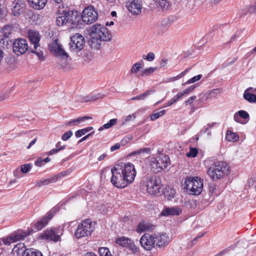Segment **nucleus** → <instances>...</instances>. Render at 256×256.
Segmentation results:
<instances>
[{
  "label": "nucleus",
  "mask_w": 256,
  "mask_h": 256,
  "mask_svg": "<svg viewBox=\"0 0 256 256\" xmlns=\"http://www.w3.org/2000/svg\"><path fill=\"white\" fill-rule=\"evenodd\" d=\"M135 118H136V114H129L128 116L126 117V119L124 120V122L130 121L132 120H134Z\"/></svg>",
  "instance_id": "obj_59"
},
{
  "label": "nucleus",
  "mask_w": 256,
  "mask_h": 256,
  "mask_svg": "<svg viewBox=\"0 0 256 256\" xmlns=\"http://www.w3.org/2000/svg\"><path fill=\"white\" fill-rule=\"evenodd\" d=\"M184 188L193 195L200 194L203 188V180L198 177L187 178L186 179Z\"/></svg>",
  "instance_id": "obj_4"
},
{
  "label": "nucleus",
  "mask_w": 256,
  "mask_h": 256,
  "mask_svg": "<svg viewBox=\"0 0 256 256\" xmlns=\"http://www.w3.org/2000/svg\"><path fill=\"white\" fill-rule=\"evenodd\" d=\"M154 92V90H148L144 92L137 96H136L133 97L131 98L130 100H144L146 97L148 96L153 94Z\"/></svg>",
  "instance_id": "obj_31"
},
{
  "label": "nucleus",
  "mask_w": 256,
  "mask_h": 256,
  "mask_svg": "<svg viewBox=\"0 0 256 256\" xmlns=\"http://www.w3.org/2000/svg\"><path fill=\"white\" fill-rule=\"evenodd\" d=\"M28 2L34 9L40 10L45 7L47 0H28Z\"/></svg>",
  "instance_id": "obj_22"
},
{
  "label": "nucleus",
  "mask_w": 256,
  "mask_h": 256,
  "mask_svg": "<svg viewBox=\"0 0 256 256\" xmlns=\"http://www.w3.org/2000/svg\"><path fill=\"white\" fill-rule=\"evenodd\" d=\"M227 164L223 161L214 162L207 170V174L214 180L222 178L229 174Z\"/></svg>",
  "instance_id": "obj_2"
},
{
  "label": "nucleus",
  "mask_w": 256,
  "mask_h": 256,
  "mask_svg": "<svg viewBox=\"0 0 256 256\" xmlns=\"http://www.w3.org/2000/svg\"><path fill=\"white\" fill-rule=\"evenodd\" d=\"M166 110H162L158 112L154 113L150 116V120L152 121L158 118L160 116H164L166 114Z\"/></svg>",
  "instance_id": "obj_44"
},
{
  "label": "nucleus",
  "mask_w": 256,
  "mask_h": 256,
  "mask_svg": "<svg viewBox=\"0 0 256 256\" xmlns=\"http://www.w3.org/2000/svg\"><path fill=\"white\" fill-rule=\"evenodd\" d=\"M252 88H248L244 92V98L250 103H256V95L252 92Z\"/></svg>",
  "instance_id": "obj_23"
},
{
  "label": "nucleus",
  "mask_w": 256,
  "mask_h": 256,
  "mask_svg": "<svg viewBox=\"0 0 256 256\" xmlns=\"http://www.w3.org/2000/svg\"><path fill=\"white\" fill-rule=\"evenodd\" d=\"M92 127H88L83 129L79 130L76 132L75 136L76 138L81 137L82 136L85 134L86 133L92 130Z\"/></svg>",
  "instance_id": "obj_40"
},
{
  "label": "nucleus",
  "mask_w": 256,
  "mask_h": 256,
  "mask_svg": "<svg viewBox=\"0 0 256 256\" xmlns=\"http://www.w3.org/2000/svg\"><path fill=\"white\" fill-rule=\"evenodd\" d=\"M104 96V95L100 93H98L96 94H92L88 96H82V100L84 102H88L102 98Z\"/></svg>",
  "instance_id": "obj_26"
},
{
  "label": "nucleus",
  "mask_w": 256,
  "mask_h": 256,
  "mask_svg": "<svg viewBox=\"0 0 256 256\" xmlns=\"http://www.w3.org/2000/svg\"><path fill=\"white\" fill-rule=\"evenodd\" d=\"M28 36L30 40L34 44V48L36 50L40 46L39 42L40 38L38 32L34 30H30Z\"/></svg>",
  "instance_id": "obj_21"
},
{
  "label": "nucleus",
  "mask_w": 256,
  "mask_h": 256,
  "mask_svg": "<svg viewBox=\"0 0 256 256\" xmlns=\"http://www.w3.org/2000/svg\"><path fill=\"white\" fill-rule=\"evenodd\" d=\"M50 50L55 56L60 57L62 58H68V54L62 48L61 45L59 44L56 40H55L50 46Z\"/></svg>",
  "instance_id": "obj_16"
},
{
  "label": "nucleus",
  "mask_w": 256,
  "mask_h": 256,
  "mask_svg": "<svg viewBox=\"0 0 256 256\" xmlns=\"http://www.w3.org/2000/svg\"><path fill=\"white\" fill-rule=\"evenodd\" d=\"M58 229H50L44 232L41 235V238L43 240L48 241H52L57 242L60 240V235L62 233L59 232Z\"/></svg>",
  "instance_id": "obj_13"
},
{
  "label": "nucleus",
  "mask_w": 256,
  "mask_h": 256,
  "mask_svg": "<svg viewBox=\"0 0 256 256\" xmlns=\"http://www.w3.org/2000/svg\"><path fill=\"white\" fill-rule=\"evenodd\" d=\"M3 242L6 245H10L11 243L14 242L12 236H10L4 240Z\"/></svg>",
  "instance_id": "obj_58"
},
{
  "label": "nucleus",
  "mask_w": 256,
  "mask_h": 256,
  "mask_svg": "<svg viewBox=\"0 0 256 256\" xmlns=\"http://www.w3.org/2000/svg\"><path fill=\"white\" fill-rule=\"evenodd\" d=\"M58 176L56 178H58ZM56 178H52L50 179L43 180L38 182H36V184L38 186H39V187L42 186L47 185V184H49L50 182H54Z\"/></svg>",
  "instance_id": "obj_42"
},
{
  "label": "nucleus",
  "mask_w": 256,
  "mask_h": 256,
  "mask_svg": "<svg viewBox=\"0 0 256 256\" xmlns=\"http://www.w3.org/2000/svg\"><path fill=\"white\" fill-rule=\"evenodd\" d=\"M32 168V165L29 164H24L21 166V171L24 174L28 172Z\"/></svg>",
  "instance_id": "obj_48"
},
{
  "label": "nucleus",
  "mask_w": 256,
  "mask_h": 256,
  "mask_svg": "<svg viewBox=\"0 0 256 256\" xmlns=\"http://www.w3.org/2000/svg\"><path fill=\"white\" fill-rule=\"evenodd\" d=\"M98 252L100 256H112L108 248L106 247L99 248Z\"/></svg>",
  "instance_id": "obj_43"
},
{
  "label": "nucleus",
  "mask_w": 256,
  "mask_h": 256,
  "mask_svg": "<svg viewBox=\"0 0 256 256\" xmlns=\"http://www.w3.org/2000/svg\"><path fill=\"white\" fill-rule=\"evenodd\" d=\"M182 210L179 207L164 208L160 212V216H178Z\"/></svg>",
  "instance_id": "obj_20"
},
{
  "label": "nucleus",
  "mask_w": 256,
  "mask_h": 256,
  "mask_svg": "<svg viewBox=\"0 0 256 256\" xmlns=\"http://www.w3.org/2000/svg\"><path fill=\"white\" fill-rule=\"evenodd\" d=\"M82 20L88 24L94 22L98 18V13L92 6L85 8L82 12Z\"/></svg>",
  "instance_id": "obj_11"
},
{
  "label": "nucleus",
  "mask_w": 256,
  "mask_h": 256,
  "mask_svg": "<svg viewBox=\"0 0 256 256\" xmlns=\"http://www.w3.org/2000/svg\"><path fill=\"white\" fill-rule=\"evenodd\" d=\"M176 192L174 189L168 188L166 192H164V194L166 196L168 197V200H171L174 198L175 196Z\"/></svg>",
  "instance_id": "obj_45"
},
{
  "label": "nucleus",
  "mask_w": 256,
  "mask_h": 256,
  "mask_svg": "<svg viewBox=\"0 0 256 256\" xmlns=\"http://www.w3.org/2000/svg\"><path fill=\"white\" fill-rule=\"evenodd\" d=\"M56 212V208H53L42 219L38 220L34 224L35 230H40L44 228L48 224V221L54 216Z\"/></svg>",
  "instance_id": "obj_15"
},
{
  "label": "nucleus",
  "mask_w": 256,
  "mask_h": 256,
  "mask_svg": "<svg viewBox=\"0 0 256 256\" xmlns=\"http://www.w3.org/2000/svg\"><path fill=\"white\" fill-rule=\"evenodd\" d=\"M26 8V4L22 0H14L12 4V12L14 16H18L22 14Z\"/></svg>",
  "instance_id": "obj_18"
},
{
  "label": "nucleus",
  "mask_w": 256,
  "mask_h": 256,
  "mask_svg": "<svg viewBox=\"0 0 256 256\" xmlns=\"http://www.w3.org/2000/svg\"><path fill=\"white\" fill-rule=\"evenodd\" d=\"M154 234L152 235L145 234L140 238V243L141 246L146 250H151L156 244Z\"/></svg>",
  "instance_id": "obj_12"
},
{
  "label": "nucleus",
  "mask_w": 256,
  "mask_h": 256,
  "mask_svg": "<svg viewBox=\"0 0 256 256\" xmlns=\"http://www.w3.org/2000/svg\"><path fill=\"white\" fill-rule=\"evenodd\" d=\"M90 118L88 116L79 117L76 119L72 120L66 123V126H76L82 121L88 119Z\"/></svg>",
  "instance_id": "obj_38"
},
{
  "label": "nucleus",
  "mask_w": 256,
  "mask_h": 256,
  "mask_svg": "<svg viewBox=\"0 0 256 256\" xmlns=\"http://www.w3.org/2000/svg\"><path fill=\"white\" fill-rule=\"evenodd\" d=\"M12 25L5 26L1 30V32L4 37L8 38L12 33Z\"/></svg>",
  "instance_id": "obj_35"
},
{
  "label": "nucleus",
  "mask_w": 256,
  "mask_h": 256,
  "mask_svg": "<svg viewBox=\"0 0 256 256\" xmlns=\"http://www.w3.org/2000/svg\"><path fill=\"white\" fill-rule=\"evenodd\" d=\"M226 138L228 142H236L238 140L239 137L236 133L233 132L230 130H228Z\"/></svg>",
  "instance_id": "obj_29"
},
{
  "label": "nucleus",
  "mask_w": 256,
  "mask_h": 256,
  "mask_svg": "<svg viewBox=\"0 0 256 256\" xmlns=\"http://www.w3.org/2000/svg\"><path fill=\"white\" fill-rule=\"evenodd\" d=\"M120 148V144L118 143L116 144L114 146L110 148V150L113 152L115 150H118Z\"/></svg>",
  "instance_id": "obj_60"
},
{
  "label": "nucleus",
  "mask_w": 256,
  "mask_h": 256,
  "mask_svg": "<svg viewBox=\"0 0 256 256\" xmlns=\"http://www.w3.org/2000/svg\"><path fill=\"white\" fill-rule=\"evenodd\" d=\"M155 56L153 52H148L147 56H146V58H144L143 57L144 59L146 60L148 62H152V61L154 58Z\"/></svg>",
  "instance_id": "obj_54"
},
{
  "label": "nucleus",
  "mask_w": 256,
  "mask_h": 256,
  "mask_svg": "<svg viewBox=\"0 0 256 256\" xmlns=\"http://www.w3.org/2000/svg\"><path fill=\"white\" fill-rule=\"evenodd\" d=\"M156 2L162 10H167L170 8V2L168 0H156Z\"/></svg>",
  "instance_id": "obj_37"
},
{
  "label": "nucleus",
  "mask_w": 256,
  "mask_h": 256,
  "mask_svg": "<svg viewBox=\"0 0 256 256\" xmlns=\"http://www.w3.org/2000/svg\"><path fill=\"white\" fill-rule=\"evenodd\" d=\"M132 138V135H128L124 137L122 140L121 144L122 146H124Z\"/></svg>",
  "instance_id": "obj_53"
},
{
  "label": "nucleus",
  "mask_w": 256,
  "mask_h": 256,
  "mask_svg": "<svg viewBox=\"0 0 256 256\" xmlns=\"http://www.w3.org/2000/svg\"><path fill=\"white\" fill-rule=\"evenodd\" d=\"M132 253L135 254L139 252V248L136 246L134 242L131 240L128 242V244L126 246Z\"/></svg>",
  "instance_id": "obj_34"
},
{
  "label": "nucleus",
  "mask_w": 256,
  "mask_h": 256,
  "mask_svg": "<svg viewBox=\"0 0 256 256\" xmlns=\"http://www.w3.org/2000/svg\"><path fill=\"white\" fill-rule=\"evenodd\" d=\"M216 189V186L214 184H212L210 186L209 188V191L211 194H213L214 192V191Z\"/></svg>",
  "instance_id": "obj_62"
},
{
  "label": "nucleus",
  "mask_w": 256,
  "mask_h": 256,
  "mask_svg": "<svg viewBox=\"0 0 256 256\" xmlns=\"http://www.w3.org/2000/svg\"><path fill=\"white\" fill-rule=\"evenodd\" d=\"M94 226L95 224L89 219L83 220L78 225L76 230L74 233L76 237L77 238H80L90 236L95 229Z\"/></svg>",
  "instance_id": "obj_5"
},
{
  "label": "nucleus",
  "mask_w": 256,
  "mask_h": 256,
  "mask_svg": "<svg viewBox=\"0 0 256 256\" xmlns=\"http://www.w3.org/2000/svg\"><path fill=\"white\" fill-rule=\"evenodd\" d=\"M126 7L130 12L136 15L139 14L142 8L141 2L138 0H134L132 2L126 3Z\"/></svg>",
  "instance_id": "obj_19"
},
{
  "label": "nucleus",
  "mask_w": 256,
  "mask_h": 256,
  "mask_svg": "<svg viewBox=\"0 0 256 256\" xmlns=\"http://www.w3.org/2000/svg\"><path fill=\"white\" fill-rule=\"evenodd\" d=\"M30 232H29L18 231L11 236L13 239V242H15L24 239L25 237L30 235Z\"/></svg>",
  "instance_id": "obj_25"
},
{
  "label": "nucleus",
  "mask_w": 256,
  "mask_h": 256,
  "mask_svg": "<svg viewBox=\"0 0 256 256\" xmlns=\"http://www.w3.org/2000/svg\"><path fill=\"white\" fill-rule=\"evenodd\" d=\"M24 16L26 19H32L34 17V14L32 10H27L24 13Z\"/></svg>",
  "instance_id": "obj_47"
},
{
  "label": "nucleus",
  "mask_w": 256,
  "mask_h": 256,
  "mask_svg": "<svg viewBox=\"0 0 256 256\" xmlns=\"http://www.w3.org/2000/svg\"><path fill=\"white\" fill-rule=\"evenodd\" d=\"M130 239L125 237L121 236L116 239L115 242L118 245L122 247L126 248V246L128 244V242Z\"/></svg>",
  "instance_id": "obj_27"
},
{
  "label": "nucleus",
  "mask_w": 256,
  "mask_h": 256,
  "mask_svg": "<svg viewBox=\"0 0 256 256\" xmlns=\"http://www.w3.org/2000/svg\"><path fill=\"white\" fill-rule=\"evenodd\" d=\"M117 122L116 118H113L110 120L108 122L104 124L102 126L100 127L98 129V130L101 131L103 130L104 128L108 129L110 128L113 126L115 125Z\"/></svg>",
  "instance_id": "obj_39"
},
{
  "label": "nucleus",
  "mask_w": 256,
  "mask_h": 256,
  "mask_svg": "<svg viewBox=\"0 0 256 256\" xmlns=\"http://www.w3.org/2000/svg\"><path fill=\"white\" fill-rule=\"evenodd\" d=\"M194 86H191L183 90L184 94L185 95L188 94L190 92H192L194 88H195Z\"/></svg>",
  "instance_id": "obj_55"
},
{
  "label": "nucleus",
  "mask_w": 256,
  "mask_h": 256,
  "mask_svg": "<svg viewBox=\"0 0 256 256\" xmlns=\"http://www.w3.org/2000/svg\"><path fill=\"white\" fill-rule=\"evenodd\" d=\"M240 118L246 120L248 121L250 119L248 113L245 110H240L234 114V119L236 122L242 123L240 120Z\"/></svg>",
  "instance_id": "obj_24"
},
{
  "label": "nucleus",
  "mask_w": 256,
  "mask_h": 256,
  "mask_svg": "<svg viewBox=\"0 0 256 256\" xmlns=\"http://www.w3.org/2000/svg\"><path fill=\"white\" fill-rule=\"evenodd\" d=\"M196 96H190L188 100L185 101L184 104L186 106L192 104L193 102L196 100Z\"/></svg>",
  "instance_id": "obj_56"
},
{
  "label": "nucleus",
  "mask_w": 256,
  "mask_h": 256,
  "mask_svg": "<svg viewBox=\"0 0 256 256\" xmlns=\"http://www.w3.org/2000/svg\"><path fill=\"white\" fill-rule=\"evenodd\" d=\"M248 10H249L250 12H256V4L250 8Z\"/></svg>",
  "instance_id": "obj_64"
},
{
  "label": "nucleus",
  "mask_w": 256,
  "mask_h": 256,
  "mask_svg": "<svg viewBox=\"0 0 256 256\" xmlns=\"http://www.w3.org/2000/svg\"><path fill=\"white\" fill-rule=\"evenodd\" d=\"M222 90L220 88H216L212 90L210 92V94L213 98H216L217 96L221 94Z\"/></svg>",
  "instance_id": "obj_51"
},
{
  "label": "nucleus",
  "mask_w": 256,
  "mask_h": 256,
  "mask_svg": "<svg viewBox=\"0 0 256 256\" xmlns=\"http://www.w3.org/2000/svg\"><path fill=\"white\" fill-rule=\"evenodd\" d=\"M151 150L148 148H140L138 150H136L134 152H132L130 153V156H135V155H140V154H149L150 153Z\"/></svg>",
  "instance_id": "obj_32"
},
{
  "label": "nucleus",
  "mask_w": 256,
  "mask_h": 256,
  "mask_svg": "<svg viewBox=\"0 0 256 256\" xmlns=\"http://www.w3.org/2000/svg\"><path fill=\"white\" fill-rule=\"evenodd\" d=\"M72 136V132L71 130H68L62 134L61 138L64 141H66L69 140Z\"/></svg>",
  "instance_id": "obj_50"
},
{
  "label": "nucleus",
  "mask_w": 256,
  "mask_h": 256,
  "mask_svg": "<svg viewBox=\"0 0 256 256\" xmlns=\"http://www.w3.org/2000/svg\"><path fill=\"white\" fill-rule=\"evenodd\" d=\"M143 61L140 60L138 62H136L132 64L130 70L131 74H137L142 67Z\"/></svg>",
  "instance_id": "obj_30"
},
{
  "label": "nucleus",
  "mask_w": 256,
  "mask_h": 256,
  "mask_svg": "<svg viewBox=\"0 0 256 256\" xmlns=\"http://www.w3.org/2000/svg\"><path fill=\"white\" fill-rule=\"evenodd\" d=\"M84 44V37L80 34L76 33L70 37V50L74 52H78L83 48Z\"/></svg>",
  "instance_id": "obj_10"
},
{
  "label": "nucleus",
  "mask_w": 256,
  "mask_h": 256,
  "mask_svg": "<svg viewBox=\"0 0 256 256\" xmlns=\"http://www.w3.org/2000/svg\"><path fill=\"white\" fill-rule=\"evenodd\" d=\"M58 152H59L58 149H56V148H53L49 152V154L50 155L58 153Z\"/></svg>",
  "instance_id": "obj_63"
},
{
  "label": "nucleus",
  "mask_w": 256,
  "mask_h": 256,
  "mask_svg": "<svg viewBox=\"0 0 256 256\" xmlns=\"http://www.w3.org/2000/svg\"><path fill=\"white\" fill-rule=\"evenodd\" d=\"M144 186L149 194L156 195L160 192L161 187L160 179L154 175L148 176L144 182Z\"/></svg>",
  "instance_id": "obj_7"
},
{
  "label": "nucleus",
  "mask_w": 256,
  "mask_h": 256,
  "mask_svg": "<svg viewBox=\"0 0 256 256\" xmlns=\"http://www.w3.org/2000/svg\"><path fill=\"white\" fill-rule=\"evenodd\" d=\"M56 24L58 26L68 25L71 28L78 24L79 18L76 12L70 10L68 8H60L58 10Z\"/></svg>",
  "instance_id": "obj_1"
},
{
  "label": "nucleus",
  "mask_w": 256,
  "mask_h": 256,
  "mask_svg": "<svg viewBox=\"0 0 256 256\" xmlns=\"http://www.w3.org/2000/svg\"><path fill=\"white\" fill-rule=\"evenodd\" d=\"M198 154V150L196 148H190L188 152L186 153V156L189 158H194Z\"/></svg>",
  "instance_id": "obj_49"
},
{
  "label": "nucleus",
  "mask_w": 256,
  "mask_h": 256,
  "mask_svg": "<svg viewBox=\"0 0 256 256\" xmlns=\"http://www.w3.org/2000/svg\"><path fill=\"white\" fill-rule=\"evenodd\" d=\"M202 77V74H198V75H197L196 76H194V77H192V78L188 80L186 82H185L184 84H182V85H185L186 84H192V83H194L196 81H198V80H200Z\"/></svg>",
  "instance_id": "obj_46"
},
{
  "label": "nucleus",
  "mask_w": 256,
  "mask_h": 256,
  "mask_svg": "<svg viewBox=\"0 0 256 256\" xmlns=\"http://www.w3.org/2000/svg\"><path fill=\"white\" fill-rule=\"evenodd\" d=\"M90 36L96 42H108L112 35L108 28L103 24H95L90 29Z\"/></svg>",
  "instance_id": "obj_3"
},
{
  "label": "nucleus",
  "mask_w": 256,
  "mask_h": 256,
  "mask_svg": "<svg viewBox=\"0 0 256 256\" xmlns=\"http://www.w3.org/2000/svg\"><path fill=\"white\" fill-rule=\"evenodd\" d=\"M13 52L18 56L24 54L28 49L27 42L25 39L16 40L12 44Z\"/></svg>",
  "instance_id": "obj_14"
},
{
  "label": "nucleus",
  "mask_w": 256,
  "mask_h": 256,
  "mask_svg": "<svg viewBox=\"0 0 256 256\" xmlns=\"http://www.w3.org/2000/svg\"><path fill=\"white\" fill-rule=\"evenodd\" d=\"M24 246V244L19 243L17 244L12 249V252L14 253H16L18 254L20 253L24 254L25 250H23Z\"/></svg>",
  "instance_id": "obj_41"
},
{
  "label": "nucleus",
  "mask_w": 256,
  "mask_h": 256,
  "mask_svg": "<svg viewBox=\"0 0 256 256\" xmlns=\"http://www.w3.org/2000/svg\"><path fill=\"white\" fill-rule=\"evenodd\" d=\"M170 163L168 156L164 154H159L150 158V165L152 170L154 172H160L164 170Z\"/></svg>",
  "instance_id": "obj_6"
},
{
  "label": "nucleus",
  "mask_w": 256,
  "mask_h": 256,
  "mask_svg": "<svg viewBox=\"0 0 256 256\" xmlns=\"http://www.w3.org/2000/svg\"><path fill=\"white\" fill-rule=\"evenodd\" d=\"M22 256H43L42 252L34 249H26Z\"/></svg>",
  "instance_id": "obj_28"
},
{
  "label": "nucleus",
  "mask_w": 256,
  "mask_h": 256,
  "mask_svg": "<svg viewBox=\"0 0 256 256\" xmlns=\"http://www.w3.org/2000/svg\"><path fill=\"white\" fill-rule=\"evenodd\" d=\"M156 244L159 248L164 247L167 246L170 241V238L166 233L154 234Z\"/></svg>",
  "instance_id": "obj_17"
},
{
  "label": "nucleus",
  "mask_w": 256,
  "mask_h": 256,
  "mask_svg": "<svg viewBox=\"0 0 256 256\" xmlns=\"http://www.w3.org/2000/svg\"><path fill=\"white\" fill-rule=\"evenodd\" d=\"M66 148V145H62L61 142H58L56 144V149H58L59 152L65 149Z\"/></svg>",
  "instance_id": "obj_57"
},
{
  "label": "nucleus",
  "mask_w": 256,
  "mask_h": 256,
  "mask_svg": "<svg viewBox=\"0 0 256 256\" xmlns=\"http://www.w3.org/2000/svg\"><path fill=\"white\" fill-rule=\"evenodd\" d=\"M156 70L157 67H150L146 68H144L141 71L140 73V76L144 78L152 74Z\"/></svg>",
  "instance_id": "obj_33"
},
{
  "label": "nucleus",
  "mask_w": 256,
  "mask_h": 256,
  "mask_svg": "<svg viewBox=\"0 0 256 256\" xmlns=\"http://www.w3.org/2000/svg\"><path fill=\"white\" fill-rule=\"evenodd\" d=\"M119 166L120 170H122V174L123 176L128 182V184H132L136 177V172L133 164L130 162L127 164H118Z\"/></svg>",
  "instance_id": "obj_9"
},
{
  "label": "nucleus",
  "mask_w": 256,
  "mask_h": 256,
  "mask_svg": "<svg viewBox=\"0 0 256 256\" xmlns=\"http://www.w3.org/2000/svg\"><path fill=\"white\" fill-rule=\"evenodd\" d=\"M32 52L36 54L40 60H44V56L41 50H32Z\"/></svg>",
  "instance_id": "obj_52"
},
{
  "label": "nucleus",
  "mask_w": 256,
  "mask_h": 256,
  "mask_svg": "<svg viewBox=\"0 0 256 256\" xmlns=\"http://www.w3.org/2000/svg\"><path fill=\"white\" fill-rule=\"evenodd\" d=\"M43 162H43L42 159L39 158L38 160L35 161L34 164H35L36 166H40L42 164Z\"/></svg>",
  "instance_id": "obj_61"
},
{
  "label": "nucleus",
  "mask_w": 256,
  "mask_h": 256,
  "mask_svg": "<svg viewBox=\"0 0 256 256\" xmlns=\"http://www.w3.org/2000/svg\"><path fill=\"white\" fill-rule=\"evenodd\" d=\"M150 228V226L148 223L140 222L139 223L136 228V231L138 232H142L146 230H148Z\"/></svg>",
  "instance_id": "obj_36"
},
{
  "label": "nucleus",
  "mask_w": 256,
  "mask_h": 256,
  "mask_svg": "<svg viewBox=\"0 0 256 256\" xmlns=\"http://www.w3.org/2000/svg\"><path fill=\"white\" fill-rule=\"evenodd\" d=\"M121 172L122 171L120 170L119 166L117 165L111 169V182L118 188H124L128 185Z\"/></svg>",
  "instance_id": "obj_8"
}]
</instances>
